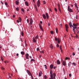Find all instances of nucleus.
I'll return each mask as SVG.
<instances>
[{"label":"nucleus","instance_id":"1","mask_svg":"<svg viewBox=\"0 0 79 79\" xmlns=\"http://www.w3.org/2000/svg\"><path fill=\"white\" fill-rule=\"evenodd\" d=\"M50 76L51 78V79H55V77H56V75L55 74V73H53V72L52 70H51L50 72Z\"/></svg>","mask_w":79,"mask_h":79},{"label":"nucleus","instance_id":"2","mask_svg":"<svg viewBox=\"0 0 79 79\" xmlns=\"http://www.w3.org/2000/svg\"><path fill=\"white\" fill-rule=\"evenodd\" d=\"M27 72L28 73V74L29 75V76H30L31 77V79H33L34 77H33V76H32V73H31L30 71L27 70Z\"/></svg>","mask_w":79,"mask_h":79},{"label":"nucleus","instance_id":"3","mask_svg":"<svg viewBox=\"0 0 79 79\" xmlns=\"http://www.w3.org/2000/svg\"><path fill=\"white\" fill-rule=\"evenodd\" d=\"M68 10L69 12H73V10H72V9L70 8V7L69 6H68Z\"/></svg>","mask_w":79,"mask_h":79},{"label":"nucleus","instance_id":"4","mask_svg":"<svg viewBox=\"0 0 79 79\" xmlns=\"http://www.w3.org/2000/svg\"><path fill=\"white\" fill-rule=\"evenodd\" d=\"M65 27L66 31L68 32V29H69V27H68V24H66L65 25Z\"/></svg>","mask_w":79,"mask_h":79},{"label":"nucleus","instance_id":"5","mask_svg":"<svg viewBox=\"0 0 79 79\" xmlns=\"http://www.w3.org/2000/svg\"><path fill=\"white\" fill-rule=\"evenodd\" d=\"M40 0H38L37 2V6L38 7H39V6H40Z\"/></svg>","mask_w":79,"mask_h":79},{"label":"nucleus","instance_id":"6","mask_svg":"<svg viewBox=\"0 0 79 79\" xmlns=\"http://www.w3.org/2000/svg\"><path fill=\"white\" fill-rule=\"evenodd\" d=\"M33 23V20H32V19L31 18L30 19V25H32Z\"/></svg>","mask_w":79,"mask_h":79},{"label":"nucleus","instance_id":"7","mask_svg":"<svg viewBox=\"0 0 79 79\" xmlns=\"http://www.w3.org/2000/svg\"><path fill=\"white\" fill-rule=\"evenodd\" d=\"M29 54L28 53H26V54H25V57H26V59H29Z\"/></svg>","mask_w":79,"mask_h":79},{"label":"nucleus","instance_id":"8","mask_svg":"<svg viewBox=\"0 0 79 79\" xmlns=\"http://www.w3.org/2000/svg\"><path fill=\"white\" fill-rule=\"evenodd\" d=\"M39 27L40 29H41L42 31H44V29H43V28H42V25H41L40 24H39Z\"/></svg>","mask_w":79,"mask_h":79},{"label":"nucleus","instance_id":"9","mask_svg":"<svg viewBox=\"0 0 79 79\" xmlns=\"http://www.w3.org/2000/svg\"><path fill=\"white\" fill-rule=\"evenodd\" d=\"M56 63L57 64H60L61 63L60 62V60H57Z\"/></svg>","mask_w":79,"mask_h":79},{"label":"nucleus","instance_id":"10","mask_svg":"<svg viewBox=\"0 0 79 79\" xmlns=\"http://www.w3.org/2000/svg\"><path fill=\"white\" fill-rule=\"evenodd\" d=\"M45 15H46V16L47 17V19H48L49 16L48 15V13H45Z\"/></svg>","mask_w":79,"mask_h":79},{"label":"nucleus","instance_id":"11","mask_svg":"<svg viewBox=\"0 0 79 79\" xmlns=\"http://www.w3.org/2000/svg\"><path fill=\"white\" fill-rule=\"evenodd\" d=\"M78 25L79 23H76V24L74 23L73 24V26H78Z\"/></svg>","mask_w":79,"mask_h":79},{"label":"nucleus","instance_id":"12","mask_svg":"<svg viewBox=\"0 0 79 79\" xmlns=\"http://www.w3.org/2000/svg\"><path fill=\"white\" fill-rule=\"evenodd\" d=\"M63 65L64 66H66V61H65V60L63 61Z\"/></svg>","mask_w":79,"mask_h":79},{"label":"nucleus","instance_id":"13","mask_svg":"<svg viewBox=\"0 0 79 79\" xmlns=\"http://www.w3.org/2000/svg\"><path fill=\"white\" fill-rule=\"evenodd\" d=\"M43 17L44 19L47 18L46 17V16H45V14L43 15Z\"/></svg>","mask_w":79,"mask_h":79},{"label":"nucleus","instance_id":"14","mask_svg":"<svg viewBox=\"0 0 79 79\" xmlns=\"http://www.w3.org/2000/svg\"><path fill=\"white\" fill-rule=\"evenodd\" d=\"M25 3L27 6H29V3H28V2H25Z\"/></svg>","mask_w":79,"mask_h":79},{"label":"nucleus","instance_id":"15","mask_svg":"<svg viewBox=\"0 0 79 79\" xmlns=\"http://www.w3.org/2000/svg\"><path fill=\"white\" fill-rule=\"evenodd\" d=\"M69 25L70 26V28H71L72 27H73V25H72V23H71V22H70V23H69Z\"/></svg>","mask_w":79,"mask_h":79},{"label":"nucleus","instance_id":"16","mask_svg":"<svg viewBox=\"0 0 79 79\" xmlns=\"http://www.w3.org/2000/svg\"><path fill=\"white\" fill-rule=\"evenodd\" d=\"M33 42H35V43L37 42V41L35 40V38H33Z\"/></svg>","mask_w":79,"mask_h":79},{"label":"nucleus","instance_id":"17","mask_svg":"<svg viewBox=\"0 0 79 79\" xmlns=\"http://www.w3.org/2000/svg\"><path fill=\"white\" fill-rule=\"evenodd\" d=\"M74 5L75 7H76V8H79L78 7H77V4L75 3L74 4Z\"/></svg>","mask_w":79,"mask_h":79},{"label":"nucleus","instance_id":"18","mask_svg":"<svg viewBox=\"0 0 79 79\" xmlns=\"http://www.w3.org/2000/svg\"><path fill=\"white\" fill-rule=\"evenodd\" d=\"M50 68L51 69H53V65L51 64L50 65Z\"/></svg>","mask_w":79,"mask_h":79},{"label":"nucleus","instance_id":"19","mask_svg":"<svg viewBox=\"0 0 79 79\" xmlns=\"http://www.w3.org/2000/svg\"><path fill=\"white\" fill-rule=\"evenodd\" d=\"M15 4H16L17 5H18L19 4V2L17 1H16Z\"/></svg>","mask_w":79,"mask_h":79},{"label":"nucleus","instance_id":"20","mask_svg":"<svg viewBox=\"0 0 79 79\" xmlns=\"http://www.w3.org/2000/svg\"><path fill=\"white\" fill-rule=\"evenodd\" d=\"M50 47L52 49H53V45H52V44H50Z\"/></svg>","mask_w":79,"mask_h":79},{"label":"nucleus","instance_id":"21","mask_svg":"<svg viewBox=\"0 0 79 79\" xmlns=\"http://www.w3.org/2000/svg\"><path fill=\"white\" fill-rule=\"evenodd\" d=\"M42 71H41L40 73H39V77H40V76H41V74H42Z\"/></svg>","mask_w":79,"mask_h":79},{"label":"nucleus","instance_id":"22","mask_svg":"<svg viewBox=\"0 0 79 79\" xmlns=\"http://www.w3.org/2000/svg\"><path fill=\"white\" fill-rule=\"evenodd\" d=\"M21 54L24 55V52L23 51H22L21 52Z\"/></svg>","mask_w":79,"mask_h":79},{"label":"nucleus","instance_id":"23","mask_svg":"<svg viewBox=\"0 0 79 79\" xmlns=\"http://www.w3.org/2000/svg\"><path fill=\"white\" fill-rule=\"evenodd\" d=\"M39 38V35H37L35 37V39H37Z\"/></svg>","mask_w":79,"mask_h":79},{"label":"nucleus","instance_id":"24","mask_svg":"<svg viewBox=\"0 0 79 79\" xmlns=\"http://www.w3.org/2000/svg\"><path fill=\"white\" fill-rule=\"evenodd\" d=\"M35 9L36 10V11H38V10H37V6H36V5H35Z\"/></svg>","mask_w":79,"mask_h":79},{"label":"nucleus","instance_id":"25","mask_svg":"<svg viewBox=\"0 0 79 79\" xmlns=\"http://www.w3.org/2000/svg\"><path fill=\"white\" fill-rule=\"evenodd\" d=\"M65 60H70V58L69 57H66L65 58Z\"/></svg>","mask_w":79,"mask_h":79},{"label":"nucleus","instance_id":"26","mask_svg":"<svg viewBox=\"0 0 79 79\" xmlns=\"http://www.w3.org/2000/svg\"><path fill=\"white\" fill-rule=\"evenodd\" d=\"M21 35L22 36H23V35H24V33H23V31L21 32Z\"/></svg>","mask_w":79,"mask_h":79},{"label":"nucleus","instance_id":"27","mask_svg":"<svg viewBox=\"0 0 79 79\" xmlns=\"http://www.w3.org/2000/svg\"><path fill=\"white\" fill-rule=\"evenodd\" d=\"M58 10L60 12V13H61V9H60V8H58Z\"/></svg>","mask_w":79,"mask_h":79},{"label":"nucleus","instance_id":"28","mask_svg":"<svg viewBox=\"0 0 79 79\" xmlns=\"http://www.w3.org/2000/svg\"><path fill=\"white\" fill-rule=\"evenodd\" d=\"M56 33H57V34H58V28H56Z\"/></svg>","mask_w":79,"mask_h":79},{"label":"nucleus","instance_id":"29","mask_svg":"<svg viewBox=\"0 0 79 79\" xmlns=\"http://www.w3.org/2000/svg\"><path fill=\"white\" fill-rule=\"evenodd\" d=\"M16 10L18 11H19V7H17L16 8Z\"/></svg>","mask_w":79,"mask_h":79},{"label":"nucleus","instance_id":"30","mask_svg":"<svg viewBox=\"0 0 79 79\" xmlns=\"http://www.w3.org/2000/svg\"><path fill=\"white\" fill-rule=\"evenodd\" d=\"M51 34H54V32H53V31H51Z\"/></svg>","mask_w":79,"mask_h":79},{"label":"nucleus","instance_id":"31","mask_svg":"<svg viewBox=\"0 0 79 79\" xmlns=\"http://www.w3.org/2000/svg\"><path fill=\"white\" fill-rule=\"evenodd\" d=\"M72 64H73L74 66H76V64L74 63V62Z\"/></svg>","mask_w":79,"mask_h":79},{"label":"nucleus","instance_id":"32","mask_svg":"<svg viewBox=\"0 0 79 79\" xmlns=\"http://www.w3.org/2000/svg\"><path fill=\"white\" fill-rule=\"evenodd\" d=\"M27 23H29V19H27Z\"/></svg>","mask_w":79,"mask_h":79},{"label":"nucleus","instance_id":"33","mask_svg":"<svg viewBox=\"0 0 79 79\" xmlns=\"http://www.w3.org/2000/svg\"><path fill=\"white\" fill-rule=\"evenodd\" d=\"M58 44H60V39H58Z\"/></svg>","mask_w":79,"mask_h":79},{"label":"nucleus","instance_id":"34","mask_svg":"<svg viewBox=\"0 0 79 79\" xmlns=\"http://www.w3.org/2000/svg\"><path fill=\"white\" fill-rule=\"evenodd\" d=\"M1 58L2 61H3V57H2V56H1Z\"/></svg>","mask_w":79,"mask_h":79},{"label":"nucleus","instance_id":"35","mask_svg":"<svg viewBox=\"0 0 79 79\" xmlns=\"http://www.w3.org/2000/svg\"><path fill=\"white\" fill-rule=\"evenodd\" d=\"M72 27H73V28L75 29L77 28V27H74L73 26H72Z\"/></svg>","mask_w":79,"mask_h":79},{"label":"nucleus","instance_id":"36","mask_svg":"<svg viewBox=\"0 0 79 79\" xmlns=\"http://www.w3.org/2000/svg\"><path fill=\"white\" fill-rule=\"evenodd\" d=\"M19 20L20 21V22H21L22 19H21V17H19Z\"/></svg>","mask_w":79,"mask_h":79},{"label":"nucleus","instance_id":"37","mask_svg":"<svg viewBox=\"0 0 79 79\" xmlns=\"http://www.w3.org/2000/svg\"><path fill=\"white\" fill-rule=\"evenodd\" d=\"M21 10L23 12H24V9L23 8H22L21 9Z\"/></svg>","mask_w":79,"mask_h":79},{"label":"nucleus","instance_id":"38","mask_svg":"<svg viewBox=\"0 0 79 79\" xmlns=\"http://www.w3.org/2000/svg\"><path fill=\"white\" fill-rule=\"evenodd\" d=\"M44 66H45V68L46 69H47V65H44Z\"/></svg>","mask_w":79,"mask_h":79},{"label":"nucleus","instance_id":"39","mask_svg":"<svg viewBox=\"0 0 79 79\" xmlns=\"http://www.w3.org/2000/svg\"><path fill=\"white\" fill-rule=\"evenodd\" d=\"M55 40H56V41H57V40H58V39H57V38H56V37H55Z\"/></svg>","mask_w":79,"mask_h":79},{"label":"nucleus","instance_id":"40","mask_svg":"<svg viewBox=\"0 0 79 79\" xmlns=\"http://www.w3.org/2000/svg\"><path fill=\"white\" fill-rule=\"evenodd\" d=\"M55 10L56 11V12H57V9L56 8H54Z\"/></svg>","mask_w":79,"mask_h":79},{"label":"nucleus","instance_id":"41","mask_svg":"<svg viewBox=\"0 0 79 79\" xmlns=\"http://www.w3.org/2000/svg\"><path fill=\"white\" fill-rule=\"evenodd\" d=\"M34 59H31V61H34Z\"/></svg>","mask_w":79,"mask_h":79},{"label":"nucleus","instance_id":"42","mask_svg":"<svg viewBox=\"0 0 79 79\" xmlns=\"http://www.w3.org/2000/svg\"><path fill=\"white\" fill-rule=\"evenodd\" d=\"M36 50H37V51H39V48H37V49H36Z\"/></svg>","mask_w":79,"mask_h":79},{"label":"nucleus","instance_id":"43","mask_svg":"<svg viewBox=\"0 0 79 79\" xmlns=\"http://www.w3.org/2000/svg\"><path fill=\"white\" fill-rule=\"evenodd\" d=\"M59 48L60 49V50H61L62 48H61V45H60V47H59Z\"/></svg>","mask_w":79,"mask_h":79},{"label":"nucleus","instance_id":"44","mask_svg":"<svg viewBox=\"0 0 79 79\" xmlns=\"http://www.w3.org/2000/svg\"><path fill=\"white\" fill-rule=\"evenodd\" d=\"M5 5H8V3L6 2H5Z\"/></svg>","mask_w":79,"mask_h":79},{"label":"nucleus","instance_id":"45","mask_svg":"<svg viewBox=\"0 0 79 79\" xmlns=\"http://www.w3.org/2000/svg\"><path fill=\"white\" fill-rule=\"evenodd\" d=\"M44 77L45 79H47V76L46 75H45L44 76Z\"/></svg>","mask_w":79,"mask_h":79},{"label":"nucleus","instance_id":"46","mask_svg":"<svg viewBox=\"0 0 79 79\" xmlns=\"http://www.w3.org/2000/svg\"><path fill=\"white\" fill-rule=\"evenodd\" d=\"M76 19H78L77 15H76Z\"/></svg>","mask_w":79,"mask_h":79},{"label":"nucleus","instance_id":"47","mask_svg":"<svg viewBox=\"0 0 79 79\" xmlns=\"http://www.w3.org/2000/svg\"><path fill=\"white\" fill-rule=\"evenodd\" d=\"M1 69H3V70H4L5 69L4 68H3V67H2L1 68Z\"/></svg>","mask_w":79,"mask_h":79},{"label":"nucleus","instance_id":"48","mask_svg":"<svg viewBox=\"0 0 79 79\" xmlns=\"http://www.w3.org/2000/svg\"><path fill=\"white\" fill-rule=\"evenodd\" d=\"M69 77H71V74L70 73V74H69Z\"/></svg>","mask_w":79,"mask_h":79},{"label":"nucleus","instance_id":"49","mask_svg":"<svg viewBox=\"0 0 79 79\" xmlns=\"http://www.w3.org/2000/svg\"><path fill=\"white\" fill-rule=\"evenodd\" d=\"M42 53H43V54L44 53V50H43L42 51Z\"/></svg>","mask_w":79,"mask_h":79},{"label":"nucleus","instance_id":"50","mask_svg":"<svg viewBox=\"0 0 79 79\" xmlns=\"http://www.w3.org/2000/svg\"><path fill=\"white\" fill-rule=\"evenodd\" d=\"M76 38L78 37V36L77 35H76Z\"/></svg>","mask_w":79,"mask_h":79},{"label":"nucleus","instance_id":"51","mask_svg":"<svg viewBox=\"0 0 79 79\" xmlns=\"http://www.w3.org/2000/svg\"><path fill=\"white\" fill-rule=\"evenodd\" d=\"M74 55H75V54L74 53H73V56H74Z\"/></svg>","mask_w":79,"mask_h":79},{"label":"nucleus","instance_id":"52","mask_svg":"<svg viewBox=\"0 0 79 79\" xmlns=\"http://www.w3.org/2000/svg\"><path fill=\"white\" fill-rule=\"evenodd\" d=\"M60 5H58V8H60Z\"/></svg>","mask_w":79,"mask_h":79},{"label":"nucleus","instance_id":"53","mask_svg":"<svg viewBox=\"0 0 79 79\" xmlns=\"http://www.w3.org/2000/svg\"><path fill=\"white\" fill-rule=\"evenodd\" d=\"M16 55L17 56H19V54H18V53Z\"/></svg>","mask_w":79,"mask_h":79},{"label":"nucleus","instance_id":"54","mask_svg":"<svg viewBox=\"0 0 79 79\" xmlns=\"http://www.w3.org/2000/svg\"><path fill=\"white\" fill-rule=\"evenodd\" d=\"M57 47H59V44H57Z\"/></svg>","mask_w":79,"mask_h":79},{"label":"nucleus","instance_id":"55","mask_svg":"<svg viewBox=\"0 0 79 79\" xmlns=\"http://www.w3.org/2000/svg\"><path fill=\"white\" fill-rule=\"evenodd\" d=\"M17 21L18 23H19V20H17Z\"/></svg>","mask_w":79,"mask_h":79},{"label":"nucleus","instance_id":"56","mask_svg":"<svg viewBox=\"0 0 79 79\" xmlns=\"http://www.w3.org/2000/svg\"><path fill=\"white\" fill-rule=\"evenodd\" d=\"M71 6H72V7H73V5L71 4Z\"/></svg>","mask_w":79,"mask_h":79},{"label":"nucleus","instance_id":"57","mask_svg":"<svg viewBox=\"0 0 79 79\" xmlns=\"http://www.w3.org/2000/svg\"><path fill=\"white\" fill-rule=\"evenodd\" d=\"M53 68H54V69H55V68H56V66H55V67H54Z\"/></svg>","mask_w":79,"mask_h":79},{"label":"nucleus","instance_id":"58","mask_svg":"<svg viewBox=\"0 0 79 79\" xmlns=\"http://www.w3.org/2000/svg\"><path fill=\"white\" fill-rule=\"evenodd\" d=\"M29 57L30 58H31V59H32V56H30Z\"/></svg>","mask_w":79,"mask_h":79},{"label":"nucleus","instance_id":"59","mask_svg":"<svg viewBox=\"0 0 79 79\" xmlns=\"http://www.w3.org/2000/svg\"><path fill=\"white\" fill-rule=\"evenodd\" d=\"M49 10H50V11L51 12H52V9H51L50 8Z\"/></svg>","mask_w":79,"mask_h":79},{"label":"nucleus","instance_id":"60","mask_svg":"<svg viewBox=\"0 0 79 79\" xmlns=\"http://www.w3.org/2000/svg\"><path fill=\"white\" fill-rule=\"evenodd\" d=\"M73 32H75V30L74 28H73Z\"/></svg>","mask_w":79,"mask_h":79},{"label":"nucleus","instance_id":"61","mask_svg":"<svg viewBox=\"0 0 79 79\" xmlns=\"http://www.w3.org/2000/svg\"><path fill=\"white\" fill-rule=\"evenodd\" d=\"M40 23L41 24H42V21H40Z\"/></svg>","mask_w":79,"mask_h":79},{"label":"nucleus","instance_id":"62","mask_svg":"<svg viewBox=\"0 0 79 79\" xmlns=\"http://www.w3.org/2000/svg\"><path fill=\"white\" fill-rule=\"evenodd\" d=\"M60 50H61V52L62 53V52H63V50L62 49H61Z\"/></svg>","mask_w":79,"mask_h":79},{"label":"nucleus","instance_id":"63","mask_svg":"<svg viewBox=\"0 0 79 79\" xmlns=\"http://www.w3.org/2000/svg\"><path fill=\"white\" fill-rule=\"evenodd\" d=\"M9 78H10V79H11V77L10 76H9Z\"/></svg>","mask_w":79,"mask_h":79},{"label":"nucleus","instance_id":"64","mask_svg":"<svg viewBox=\"0 0 79 79\" xmlns=\"http://www.w3.org/2000/svg\"><path fill=\"white\" fill-rule=\"evenodd\" d=\"M18 79H22L21 78H18Z\"/></svg>","mask_w":79,"mask_h":79}]
</instances>
